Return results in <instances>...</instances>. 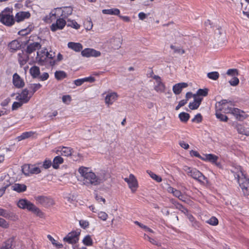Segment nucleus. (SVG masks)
<instances>
[{
  "mask_svg": "<svg viewBox=\"0 0 249 249\" xmlns=\"http://www.w3.org/2000/svg\"><path fill=\"white\" fill-rule=\"evenodd\" d=\"M78 172L82 178L83 184L88 187L98 185L107 179L105 171L96 175L89 168L81 166L79 168Z\"/></svg>",
  "mask_w": 249,
  "mask_h": 249,
  "instance_id": "nucleus-1",
  "label": "nucleus"
},
{
  "mask_svg": "<svg viewBox=\"0 0 249 249\" xmlns=\"http://www.w3.org/2000/svg\"><path fill=\"white\" fill-rule=\"evenodd\" d=\"M230 102H231L228 101L227 100H222L216 103L215 107L225 113L231 114L239 121H243L247 117V115L243 111L237 108L227 107V104Z\"/></svg>",
  "mask_w": 249,
  "mask_h": 249,
  "instance_id": "nucleus-2",
  "label": "nucleus"
},
{
  "mask_svg": "<svg viewBox=\"0 0 249 249\" xmlns=\"http://www.w3.org/2000/svg\"><path fill=\"white\" fill-rule=\"evenodd\" d=\"M72 9L71 7H66L63 10L61 8H56L52 10L49 15L46 16L44 20L48 23H50L55 20L57 18L61 17L64 19L67 18L71 15Z\"/></svg>",
  "mask_w": 249,
  "mask_h": 249,
  "instance_id": "nucleus-3",
  "label": "nucleus"
},
{
  "mask_svg": "<svg viewBox=\"0 0 249 249\" xmlns=\"http://www.w3.org/2000/svg\"><path fill=\"white\" fill-rule=\"evenodd\" d=\"M54 57V53H49L46 49H44L37 52L36 59L42 65L49 64L53 66L55 64V61L53 59Z\"/></svg>",
  "mask_w": 249,
  "mask_h": 249,
  "instance_id": "nucleus-4",
  "label": "nucleus"
},
{
  "mask_svg": "<svg viewBox=\"0 0 249 249\" xmlns=\"http://www.w3.org/2000/svg\"><path fill=\"white\" fill-rule=\"evenodd\" d=\"M18 206L22 209H27L31 211L36 214V215L41 217L43 215V213L41 210L36 207L33 203L25 199H21L17 203Z\"/></svg>",
  "mask_w": 249,
  "mask_h": 249,
  "instance_id": "nucleus-5",
  "label": "nucleus"
},
{
  "mask_svg": "<svg viewBox=\"0 0 249 249\" xmlns=\"http://www.w3.org/2000/svg\"><path fill=\"white\" fill-rule=\"evenodd\" d=\"M183 169L188 176L192 178L200 183H204V181L207 179V178L203 174L196 168L184 166Z\"/></svg>",
  "mask_w": 249,
  "mask_h": 249,
  "instance_id": "nucleus-6",
  "label": "nucleus"
},
{
  "mask_svg": "<svg viewBox=\"0 0 249 249\" xmlns=\"http://www.w3.org/2000/svg\"><path fill=\"white\" fill-rule=\"evenodd\" d=\"M238 183L241 187L243 194L245 196H249V178H247L242 171L236 175Z\"/></svg>",
  "mask_w": 249,
  "mask_h": 249,
  "instance_id": "nucleus-7",
  "label": "nucleus"
},
{
  "mask_svg": "<svg viewBox=\"0 0 249 249\" xmlns=\"http://www.w3.org/2000/svg\"><path fill=\"white\" fill-rule=\"evenodd\" d=\"M36 203L45 208L53 206L55 204L54 200L50 196H35Z\"/></svg>",
  "mask_w": 249,
  "mask_h": 249,
  "instance_id": "nucleus-8",
  "label": "nucleus"
},
{
  "mask_svg": "<svg viewBox=\"0 0 249 249\" xmlns=\"http://www.w3.org/2000/svg\"><path fill=\"white\" fill-rule=\"evenodd\" d=\"M0 21L4 25L7 26H11L15 21L14 16L10 14V12L2 11Z\"/></svg>",
  "mask_w": 249,
  "mask_h": 249,
  "instance_id": "nucleus-9",
  "label": "nucleus"
},
{
  "mask_svg": "<svg viewBox=\"0 0 249 249\" xmlns=\"http://www.w3.org/2000/svg\"><path fill=\"white\" fill-rule=\"evenodd\" d=\"M124 180L127 183L132 193H134L138 187V181L135 177L133 174H130L129 177L124 178Z\"/></svg>",
  "mask_w": 249,
  "mask_h": 249,
  "instance_id": "nucleus-10",
  "label": "nucleus"
},
{
  "mask_svg": "<svg viewBox=\"0 0 249 249\" xmlns=\"http://www.w3.org/2000/svg\"><path fill=\"white\" fill-rule=\"evenodd\" d=\"M79 232L75 231L69 233L67 235L63 238V241L71 244H74L79 240Z\"/></svg>",
  "mask_w": 249,
  "mask_h": 249,
  "instance_id": "nucleus-11",
  "label": "nucleus"
},
{
  "mask_svg": "<svg viewBox=\"0 0 249 249\" xmlns=\"http://www.w3.org/2000/svg\"><path fill=\"white\" fill-rule=\"evenodd\" d=\"M100 52L92 48H86L81 51V55L83 57H99L101 55Z\"/></svg>",
  "mask_w": 249,
  "mask_h": 249,
  "instance_id": "nucleus-12",
  "label": "nucleus"
},
{
  "mask_svg": "<svg viewBox=\"0 0 249 249\" xmlns=\"http://www.w3.org/2000/svg\"><path fill=\"white\" fill-rule=\"evenodd\" d=\"M56 19V22L52 24L51 26V29L52 31L55 32L58 30H62L66 24V20L62 18H60L55 19Z\"/></svg>",
  "mask_w": 249,
  "mask_h": 249,
  "instance_id": "nucleus-13",
  "label": "nucleus"
},
{
  "mask_svg": "<svg viewBox=\"0 0 249 249\" xmlns=\"http://www.w3.org/2000/svg\"><path fill=\"white\" fill-rule=\"evenodd\" d=\"M29 91L27 89H24L21 93L17 96L16 99L24 103H27L31 98L32 95L28 96Z\"/></svg>",
  "mask_w": 249,
  "mask_h": 249,
  "instance_id": "nucleus-14",
  "label": "nucleus"
},
{
  "mask_svg": "<svg viewBox=\"0 0 249 249\" xmlns=\"http://www.w3.org/2000/svg\"><path fill=\"white\" fill-rule=\"evenodd\" d=\"M218 159V157L212 154H203L202 157V160L206 161H209L212 163H214L217 166L219 165V164L216 162Z\"/></svg>",
  "mask_w": 249,
  "mask_h": 249,
  "instance_id": "nucleus-15",
  "label": "nucleus"
},
{
  "mask_svg": "<svg viewBox=\"0 0 249 249\" xmlns=\"http://www.w3.org/2000/svg\"><path fill=\"white\" fill-rule=\"evenodd\" d=\"M13 83L17 88H21L24 86V82L18 74L17 73L13 76Z\"/></svg>",
  "mask_w": 249,
  "mask_h": 249,
  "instance_id": "nucleus-16",
  "label": "nucleus"
},
{
  "mask_svg": "<svg viewBox=\"0 0 249 249\" xmlns=\"http://www.w3.org/2000/svg\"><path fill=\"white\" fill-rule=\"evenodd\" d=\"M41 48V45L38 42H33L30 43L27 45L26 48V53L28 54H31L33 52L38 50Z\"/></svg>",
  "mask_w": 249,
  "mask_h": 249,
  "instance_id": "nucleus-17",
  "label": "nucleus"
},
{
  "mask_svg": "<svg viewBox=\"0 0 249 249\" xmlns=\"http://www.w3.org/2000/svg\"><path fill=\"white\" fill-rule=\"evenodd\" d=\"M188 86V84L186 83H179L175 84L173 87V91L174 93L178 95L180 94L183 88H185Z\"/></svg>",
  "mask_w": 249,
  "mask_h": 249,
  "instance_id": "nucleus-18",
  "label": "nucleus"
},
{
  "mask_svg": "<svg viewBox=\"0 0 249 249\" xmlns=\"http://www.w3.org/2000/svg\"><path fill=\"white\" fill-rule=\"evenodd\" d=\"M118 98L116 92H111L107 95L105 98V102L108 105H112Z\"/></svg>",
  "mask_w": 249,
  "mask_h": 249,
  "instance_id": "nucleus-19",
  "label": "nucleus"
},
{
  "mask_svg": "<svg viewBox=\"0 0 249 249\" xmlns=\"http://www.w3.org/2000/svg\"><path fill=\"white\" fill-rule=\"evenodd\" d=\"M72 149L70 147H63L59 148L56 151V153L58 155L60 154L64 156H69L72 154Z\"/></svg>",
  "mask_w": 249,
  "mask_h": 249,
  "instance_id": "nucleus-20",
  "label": "nucleus"
},
{
  "mask_svg": "<svg viewBox=\"0 0 249 249\" xmlns=\"http://www.w3.org/2000/svg\"><path fill=\"white\" fill-rule=\"evenodd\" d=\"M68 47L76 52H79L83 49V46L80 43L70 42L68 44Z\"/></svg>",
  "mask_w": 249,
  "mask_h": 249,
  "instance_id": "nucleus-21",
  "label": "nucleus"
},
{
  "mask_svg": "<svg viewBox=\"0 0 249 249\" xmlns=\"http://www.w3.org/2000/svg\"><path fill=\"white\" fill-rule=\"evenodd\" d=\"M30 17L29 12H20L16 15V20L17 22H20Z\"/></svg>",
  "mask_w": 249,
  "mask_h": 249,
  "instance_id": "nucleus-22",
  "label": "nucleus"
},
{
  "mask_svg": "<svg viewBox=\"0 0 249 249\" xmlns=\"http://www.w3.org/2000/svg\"><path fill=\"white\" fill-rule=\"evenodd\" d=\"M165 85L162 81L155 83L154 89L158 93H163L165 90Z\"/></svg>",
  "mask_w": 249,
  "mask_h": 249,
  "instance_id": "nucleus-23",
  "label": "nucleus"
},
{
  "mask_svg": "<svg viewBox=\"0 0 249 249\" xmlns=\"http://www.w3.org/2000/svg\"><path fill=\"white\" fill-rule=\"evenodd\" d=\"M28 59V56L23 52L18 53V61L21 66L25 65Z\"/></svg>",
  "mask_w": 249,
  "mask_h": 249,
  "instance_id": "nucleus-24",
  "label": "nucleus"
},
{
  "mask_svg": "<svg viewBox=\"0 0 249 249\" xmlns=\"http://www.w3.org/2000/svg\"><path fill=\"white\" fill-rule=\"evenodd\" d=\"M12 189L18 193L24 192L26 190L27 187L25 184L15 183L11 186Z\"/></svg>",
  "mask_w": 249,
  "mask_h": 249,
  "instance_id": "nucleus-25",
  "label": "nucleus"
},
{
  "mask_svg": "<svg viewBox=\"0 0 249 249\" xmlns=\"http://www.w3.org/2000/svg\"><path fill=\"white\" fill-rule=\"evenodd\" d=\"M102 13L104 14L119 16L120 13V11L118 8H111L109 9H103L102 10Z\"/></svg>",
  "mask_w": 249,
  "mask_h": 249,
  "instance_id": "nucleus-26",
  "label": "nucleus"
},
{
  "mask_svg": "<svg viewBox=\"0 0 249 249\" xmlns=\"http://www.w3.org/2000/svg\"><path fill=\"white\" fill-rule=\"evenodd\" d=\"M32 165L31 164H25L22 166V173L26 176H29L31 175Z\"/></svg>",
  "mask_w": 249,
  "mask_h": 249,
  "instance_id": "nucleus-27",
  "label": "nucleus"
},
{
  "mask_svg": "<svg viewBox=\"0 0 249 249\" xmlns=\"http://www.w3.org/2000/svg\"><path fill=\"white\" fill-rule=\"evenodd\" d=\"M8 47L11 52H14L18 50L20 48L21 45L18 40H14L9 44Z\"/></svg>",
  "mask_w": 249,
  "mask_h": 249,
  "instance_id": "nucleus-28",
  "label": "nucleus"
},
{
  "mask_svg": "<svg viewBox=\"0 0 249 249\" xmlns=\"http://www.w3.org/2000/svg\"><path fill=\"white\" fill-rule=\"evenodd\" d=\"M32 166L31 175L38 174L41 172V162H37Z\"/></svg>",
  "mask_w": 249,
  "mask_h": 249,
  "instance_id": "nucleus-29",
  "label": "nucleus"
},
{
  "mask_svg": "<svg viewBox=\"0 0 249 249\" xmlns=\"http://www.w3.org/2000/svg\"><path fill=\"white\" fill-rule=\"evenodd\" d=\"M64 161L63 159L59 156L55 157L53 160L52 166L54 169H57L59 165Z\"/></svg>",
  "mask_w": 249,
  "mask_h": 249,
  "instance_id": "nucleus-30",
  "label": "nucleus"
},
{
  "mask_svg": "<svg viewBox=\"0 0 249 249\" xmlns=\"http://www.w3.org/2000/svg\"><path fill=\"white\" fill-rule=\"evenodd\" d=\"M30 73L34 78L38 77L40 74L39 67L36 66L31 67L30 69Z\"/></svg>",
  "mask_w": 249,
  "mask_h": 249,
  "instance_id": "nucleus-31",
  "label": "nucleus"
},
{
  "mask_svg": "<svg viewBox=\"0 0 249 249\" xmlns=\"http://www.w3.org/2000/svg\"><path fill=\"white\" fill-rule=\"evenodd\" d=\"M13 242V238H9L2 244L0 249H12Z\"/></svg>",
  "mask_w": 249,
  "mask_h": 249,
  "instance_id": "nucleus-32",
  "label": "nucleus"
},
{
  "mask_svg": "<svg viewBox=\"0 0 249 249\" xmlns=\"http://www.w3.org/2000/svg\"><path fill=\"white\" fill-rule=\"evenodd\" d=\"M35 134V132L33 131L25 132L23 133L20 136L18 137V141L24 140L27 138L33 137Z\"/></svg>",
  "mask_w": 249,
  "mask_h": 249,
  "instance_id": "nucleus-33",
  "label": "nucleus"
},
{
  "mask_svg": "<svg viewBox=\"0 0 249 249\" xmlns=\"http://www.w3.org/2000/svg\"><path fill=\"white\" fill-rule=\"evenodd\" d=\"M13 215V213L10 212L2 208H0V216L5 218H11Z\"/></svg>",
  "mask_w": 249,
  "mask_h": 249,
  "instance_id": "nucleus-34",
  "label": "nucleus"
},
{
  "mask_svg": "<svg viewBox=\"0 0 249 249\" xmlns=\"http://www.w3.org/2000/svg\"><path fill=\"white\" fill-rule=\"evenodd\" d=\"M55 78L58 80H61L67 76V73L63 71H56L54 73Z\"/></svg>",
  "mask_w": 249,
  "mask_h": 249,
  "instance_id": "nucleus-35",
  "label": "nucleus"
},
{
  "mask_svg": "<svg viewBox=\"0 0 249 249\" xmlns=\"http://www.w3.org/2000/svg\"><path fill=\"white\" fill-rule=\"evenodd\" d=\"M178 117L182 122H187L190 118V115L186 112H182L179 114Z\"/></svg>",
  "mask_w": 249,
  "mask_h": 249,
  "instance_id": "nucleus-36",
  "label": "nucleus"
},
{
  "mask_svg": "<svg viewBox=\"0 0 249 249\" xmlns=\"http://www.w3.org/2000/svg\"><path fill=\"white\" fill-rule=\"evenodd\" d=\"M67 26L72 27L75 29H79L80 26L74 20H67Z\"/></svg>",
  "mask_w": 249,
  "mask_h": 249,
  "instance_id": "nucleus-37",
  "label": "nucleus"
},
{
  "mask_svg": "<svg viewBox=\"0 0 249 249\" xmlns=\"http://www.w3.org/2000/svg\"><path fill=\"white\" fill-rule=\"evenodd\" d=\"M216 109L217 110L215 113L216 117L221 121L227 122L228 120V117L224 114H222L220 112H218V110L219 111H220L218 108H216Z\"/></svg>",
  "mask_w": 249,
  "mask_h": 249,
  "instance_id": "nucleus-38",
  "label": "nucleus"
},
{
  "mask_svg": "<svg viewBox=\"0 0 249 249\" xmlns=\"http://www.w3.org/2000/svg\"><path fill=\"white\" fill-rule=\"evenodd\" d=\"M83 244L88 246H92L93 244V241L90 235H88L86 236L83 240Z\"/></svg>",
  "mask_w": 249,
  "mask_h": 249,
  "instance_id": "nucleus-39",
  "label": "nucleus"
},
{
  "mask_svg": "<svg viewBox=\"0 0 249 249\" xmlns=\"http://www.w3.org/2000/svg\"><path fill=\"white\" fill-rule=\"evenodd\" d=\"M207 77L213 80H216L219 77V73L217 71L210 72L207 73Z\"/></svg>",
  "mask_w": 249,
  "mask_h": 249,
  "instance_id": "nucleus-40",
  "label": "nucleus"
},
{
  "mask_svg": "<svg viewBox=\"0 0 249 249\" xmlns=\"http://www.w3.org/2000/svg\"><path fill=\"white\" fill-rule=\"evenodd\" d=\"M234 127L239 133L246 135H248L244 127L241 124H237L235 125Z\"/></svg>",
  "mask_w": 249,
  "mask_h": 249,
  "instance_id": "nucleus-41",
  "label": "nucleus"
},
{
  "mask_svg": "<svg viewBox=\"0 0 249 249\" xmlns=\"http://www.w3.org/2000/svg\"><path fill=\"white\" fill-rule=\"evenodd\" d=\"M47 237L49 240L51 241L52 243L56 247L58 248H62L63 247V245L57 242L51 235H48Z\"/></svg>",
  "mask_w": 249,
  "mask_h": 249,
  "instance_id": "nucleus-42",
  "label": "nucleus"
},
{
  "mask_svg": "<svg viewBox=\"0 0 249 249\" xmlns=\"http://www.w3.org/2000/svg\"><path fill=\"white\" fill-rule=\"evenodd\" d=\"M147 173H148V174L149 175V176H150V177L151 178H152L153 179H154L155 180H156V181H157L158 182H160L162 181V179H161V178L158 175H157L156 174H155V173H153L151 171H147Z\"/></svg>",
  "mask_w": 249,
  "mask_h": 249,
  "instance_id": "nucleus-43",
  "label": "nucleus"
},
{
  "mask_svg": "<svg viewBox=\"0 0 249 249\" xmlns=\"http://www.w3.org/2000/svg\"><path fill=\"white\" fill-rule=\"evenodd\" d=\"M41 87V85L39 83L30 84L29 88L32 89V95H33L37 90L39 89Z\"/></svg>",
  "mask_w": 249,
  "mask_h": 249,
  "instance_id": "nucleus-44",
  "label": "nucleus"
},
{
  "mask_svg": "<svg viewBox=\"0 0 249 249\" xmlns=\"http://www.w3.org/2000/svg\"><path fill=\"white\" fill-rule=\"evenodd\" d=\"M135 224H136V225H137L138 226H139L140 228L143 229V230H144L146 231H148V232H151V233H153L154 232V231L150 229L149 228L147 227L145 225H144L143 224L141 223L140 222L137 221H136L134 222Z\"/></svg>",
  "mask_w": 249,
  "mask_h": 249,
  "instance_id": "nucleus-45",
  "label": "nucleus"
},
{
  "mask_svg": "<svg viewBox=\"0 0 249 249\" xmlns=\"http://www.w3.org/2000/svg\"><path fill=\"white\" fill-rule=\"evenodd\" d=\"M206 222L212 226H216L218 224V219L214 216H212L211 218L208 220Z\"/></svg>",
  "mask_w": 249,
  "mask_h": 249,
  "instance_id": "nucleus-46",
  "label": "nucleus"
},
{
  "mask_svg": "<svg viewBox=\"0 0 249 249\" xmlns=\"http://www.w3.org/2000/svg\"><path fill=\"white\" fill-rule=\"evenodd\" d=\"M52 164H53L50 160H45L43 161V163H41V167H42L45 169H47L49 168Z\"/></svg>",
  "mask_w": 249,
  "mask_h": 249,
  "instance_id": "nucleus-47",
  "label": "nucleus"
},
{
  "mask_svg": "<svg viewBox=\"0 0 249 249\" xmlns=\"http://www.w3.org/2000/svg\"><path fill=\"white\" fill-rule=\"evenodd\" d=\"M208 89H199L197 92L196 94L199 96H206L208 95Z\"/></svg>",
  "mask_w": 249,
  "mask_h": 249,
  "instance_id": "nucleus-48",
  "label": "nucleus"
},
{
  "mask_svg": "<svg viewBox=\"0 0 249 249\" xmlns=\"http://www.w3.org/2000/svg\"><path fill=\"white\" fill-rule=\"evenodd\" d=\"M0 227L4 229H7L9 227V223L4 219L0 217Z\"/></svg>",
  "mask_w": 249,
  "mask_h": 249,
  "instance_id": "nucleus-49",
  "label": "nucleus"
},
{
  "mask_svg": "<svg viewBox=\"0 0 249 249\" xmlns=\"http://www.w3.org/2000/svg\"><path fill=\"white\" fill-rule=\"evenodd\" d=\"M84 26L86 30L89 31L92 29L93 24L90 20H86L84 23Z\"/></svg>",
  "mask_w": 249,
  "mask_h": 249,
  "instance_id": "nucleus-50",
  "label": "nucleus"
},
{
  "mask_svg": "<svg viewBox=\"0 0 249 249\" xmlns=\"http://www.w3.org/2000/svg\"><path fill=\"white\" fill-rule=\"evenodd\" d=\"M143 238L145 240H148L151 243L155 245H159L158 243L154 239L151 238L149 235L144 234Z\"/></svg>",
  "mask_w": 249,
  "mask_h": 249,
  "instance_id": "nucleus-51",
  "label": "nucleus"
},
{
  "mask_svg": "<svg viewBox=\"0 0 249 249\" xmlns=\"http://www.w3.org/2000/svg\"><path fill=\"white\" fill-rule=\"evenodd\" d=\"M98 216L103 221H106L108 217V214L104 212H100L98 213Z\"/></svg>",
  "mask_w": 249,
  "mask_h": 249,
  "instance_id": "nucleus-52",
  "label": "nucleus"
},
{
  "mask_svg": "<svg viewBox=\"0 0 249 249\" xmlns=\"http://www.w3.org/2000/svg\"><path fill=\"white\" fill-rule=\"evenodd\" d=\"M170 48L171 49L174 50V52L175 53H181L183 54L185 53V51L184 50L179 48H176L175 46L171 45L170 46Z\"/></svg>",
  "mask_w": 249,
  "mask_h": 249,
  "instance_id": "nucleus-53",
  "label": "nucleus"
},
{
  "mask_svg": "<svg viewBox=\"0 0 249 249\" xmlns=\"http://www.w3.org/2000/svg\"><path fill=\"white\" fill-rule=\"evenodd\" d=\"M24 103L22 102L21 101L20 102H14L13 104L12 107V109L13 110H17L19 107L22 106Z\"/></svg>",
  "mask_w": 249,
  "mask_h": 249,
  "instance_id": "nucleus-54",
  "label": "nucleus"
},
{
  "mask_svg": "<svg viewBox=\"0 0 249 249\" xmlns=\"http://www.w3.org/2000/svg\"><path fill=\"white\" fill-rule=\"evenodd\" d=\"M227 74L228 75H238L239 74L238 71L236 69H229L227 71Z\"/></svg>",
  "mask_w": 249,
  "mask_h": 249,
  "instance_id": "nucleus-55",
  "label": "nucleus"
},
{
  "mask_svg": "<svg viewBox=\"0 0 249 249\" xmlns=\"http://www.w3.org/2000/svg\"><path fill=\"white\" fill-rule=\"evenodd\" d=\"M202 120V117L200 113L196 114L195 117L192 120L193 122L199 123Z\"/></svg>",
  "mask_w": 249,
  "mask_h": 249,
  "instance_id": "nucleus-56",
  "label": "nucleus"
},
{
  "mask_svg": "<svg viewBox=\"0 0 249 249\" xmlns=\"http://www.w3.org/2000/svg\"><path fill=\"white\" fill-rule=\"evenodd\" d=\"M229 83L231 86H236L239 84V80L237 77H234L231 80L229 81Z\"/></svg>",
  "mask_w": 249,
  "mask_h": 249,
  "instance_id": "nucleus-57",
  "label": "nucleus"
},
{
  "mask_svg": "<svg viewBox=\"0 0 249 249\" xmlns=\"http://www.w3.org/2000/svg\"><path fill=\"white\" fill-rule=\"evenodd\" d=\"M199 106V104L194 101L193 102L189 103V107L192 110H195L197 109Z\"/></svg>",
  "mask_w": 249,
  "mask_h": 249,
  "instance_id": "nucleus-58",
  "label": "nucleus"
},
{
  "mask_svg": "<svg viewBox=\"0 0 249 249\" xmlns=\"http://www.w3.org/2000/svg\"><path fill=\"white\" fill-rule=\"evenodd\" d=\"M176 208L181 211L184 214H187L188 213V210L184 208L182 205L177 203V205L176 206Z\"/></svg>",
  "mask_w": 249,
  "mask_h": 249,
  "instance_id": "nucleus-59",
  "label": "nucleus"
},
{
  "mask_svg": "<svg viewBox=\"0 0 249 249\" xmlns=\"http://www.w3.org/2000/svg\"><path fill=\"white\" fill-rule=\"evenodd\" d=\"M79 224L82 228L86 229L89 227V222L86 220H81L79 221Z\"/></svg>",
  "mask_w": 249,
  "mask_h": 249,
  "instance_id": "nucleus-60",
  "label": "nucleus"
},
{
  "mask_svg": "<svg viewBox=\"0 0 249 249\" xmlns=\"http://www.w3.org/2000/svg\"><path fill=\"white\" fill-rule=\"evenodd\" d=\"M193 97L194 99V101L200 105L201 103V101L202 100V98L200 97L199 96L197 95L196 94H194Z\"/></svg>",
  "mask_w": 249,
  "mask_h": 249,
  "instance_id": "nucleus-61",
  "label": "nucleus"
},
{
  "mask_svg": "<svg viewBox=\"0 0 249 249\" xmlns=\"http://www.w3.org/2000/svg\"><path fill=\"white\" fill-rule=\"evenodd\" d=\"M190 154L191 155V156H194V157H197V158H198L199 159H202V157L197 151H195V150H191L190 151Z\"/></svg>",
  "mask_w": 249,
  "mask_h": 249,
  "instance_id": "nucleus-62",
  "label": "nucleus"
},
{
  "mask_svg": "<svg viewBox=\"0 0 249 249\" xmlns=\"http://www.w3.org/2000/svg\"><path fill=\"white\" fill-rule=\"evenodd\" d=\"M187 103V100H182L180 101L176 107V110H178L181 107H183Z\"/></svg>",
  "mask_w": 249,
  "mask_h": 249,
  "instance_id": "nucleus-63",
  "label": "nucleus"
},
{
  "mask_svg": "<svg viewBox=\"0 0 249 249\" xmlns=\"http://www.w3.org/2000/svg\"><path fill=\"white\" fill-rule=\"evenodd\" d=\"M179 144L182 148L185 149H188L189 147V145L183 141H180Z\"/></svg>",
  "mask_w": 249,
  "mask_h": 249,
  "instance_id": "nucleus-64",
  "label": "nucleus"
}]
</instances>
